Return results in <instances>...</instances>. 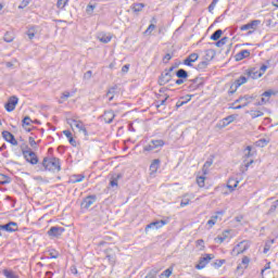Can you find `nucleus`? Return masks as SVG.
Returning <instances> with one entry per match:
<instances>
[{"label": "nucleus", "mask_w": 278, "mask_h": 278, "mask_svg": "<svg viewBox=\"0 0 278 278\" xmlns=\"http://www.w3.org/2000/svg\"><path fill=\"white\" fill-rule=\"evenodd\" d=\"M39 170H52V172L58 170V173H60V170H62V163L58 157H52V159L45 157Z\"/></svg>", "instance_id": "f257e3e1"}, {"label": "nucleus", "mask_w": 278, "mask_h": 278, "mask_svg": "<svg viewBox=\"0 0 278 278\" xmlns=\"http://www.w3.org/2000/svg\"><path fill=\"white\" fill-rule=\"evenodd\" d=\"M22 155L24 156V159L26 160V162H28V164H31V166H36V164H38L39 159L38 155L36 154V152L29 150H25L22 149Z\"/></svg>", "instance_id": "f03ea898"}, {"label": "nucleus", "mask_w": 278, "mask_h": 278, "mask_svg": "<svg viewBox=\"0 0 278 278\" xmlns=\"http://www.w3.org/2000/svg\"><path fill=\"white\" fill-rule=\"evenodd\" d=\"M166 142L162 139H152L149 144L143 147V153L155 151V149H162Z\"/></svg>", "instance_id": "7ed1b4c3"}, {"label": "nucleus", "mask_w": 278, "mask_h": 278, "mask_svg": "<svg viewBox=\"0 0 278 278\" xmlns=\"http://www.w3.org/2000/svg\"><path fill=\"white\" fill-rule=\"evenodd\" d=\"M16 105H18V98L16 96H12L4 104V109L7 112H14V110H16Z\"/></svg>", "instance_id": "20e7f679"}, {"label": "nucleus", "mask_w": 278, "mask_h": 278, "mask_svg": "<svg viewBox=\"0 0 278 278\" xmlns=\"http://www.w3.org/2000/svg\"><path fill=\"white\" fill-rule=\"evenodd\" d=\"M94 203H97V197L94 194L87 195L80 203V207L83 210H89L91 205H94Z\"/></svg>", "instance_id": "39448f33"}, {"label": "nucleus", "mask_w": 278, "mask_h": 278, "mask_svg": "<svg viewBox=\"0 0 278 278\" xmlns=\"http://www.w3.org/2000/svg\"><path fill=\"white\" fill-rule=\"evenodd\" d=\"M191 83L188 88L190 92H194V90H199V88H203V78L201 77H195L193 79H189Z\"/></svg>", "instance_id": "423d86ee"}, {"label": "nucleus", "mask_w": 278, "mask_h": 278, "mask_svg": "<svg viewBox=\"0 0 278 278\" xmlns=\"http://www.w3.org/2000/svg\"><path fill=\"white\" fill-rule=\"evenodd\" d=\"M64 231H66V229L64 227L52 226L48 230V236H50V238H60V236H62V233H64Z\"/></svg>", "instance_id": "0eeeda50"}, {"label": "nucleus", "mask_w": 278, "mask_h": 278, "mask_svg": "<svg viewBox=\"0 0 278 278\" xmlns=\"http://www.w3.org/2000/svg\"><path fill=\"white\" fill-rule=\"evenodd\" d=\"M2 138L5 140V142H9V144H12L13 147H18V141L16 140V137L8 130L2 131Z\"/></svg>", "instance_id": "6e6552de"}, {"label": "nucleus", "mask_w": 278, "mask_h": 278, "mask_svg": "<svg viewBox=\"0 0 278 278\" xmlns=\"http://www.w3.org/2000/svg\"><path fill=\"white\" fill-rule=\"evenodd\" d=\"M164 225H168V220L161 219V220L152 222L146 226V233L149 231V229H162Z\"/></svg>", "instance_id": "1a4fd4ad"}, {"label": "nucleus", "mask_w": 278, "mask_h": 278, "mask_svg": "<svg viewBox=\"0 0 278 278\" xmlns=\"http://www.w3.org/2000/svg\"><path fill=\"white\" fill-rule=\"evenodd\" d=\"M258 25H262V21L253 20L250 23L242 25L240 27V30L241 31H249V29H253V31H254V29H257Z\"/></svg>", "instance_id": "9d476101"}, {"label": "nucleus", "mask_w": 278, "mask_h": 278, "mask_svg": "<svg viewBox=\"0 0 278 278\" xmlns=\"http://www.w3.org/2000/svg\"><path fill=\"white\" fill-rule=\"evenodd\" d=\"M68 125H75V127L79 130L83 131L85 136H88V130L86 129V126H84V123L81 121L77 122L76 119L70 118L67 119Z\"/></svg>", "instance_id": "9b49d317"}, {"label": "nucleus", "mask_w": 278, "mask_h": 278, "mask_svg": "<svg viewBox=\"0 0 278 278\" xmlns=\"http://www.w3.org/2000/svg\"><path fill=\"white\" fill-rule=\"evenodd\" d=\"M2 231L14 233V231H18V224L15 222H9L8 224L2 225Z\"/></svg>", "instance_id": "f8f14e48"}, {"label": "nucleus", "mask_w": 278, "mask_h": 278, "mask_svg": "<svg viewBox=\"0 0 278 278\" xmlns=\"http://www.w3.org/2000/svg\"><path fill=\"white\" fill-rule=\"evenodd\" d=\"M170 79H173V75L168 72H163L159 78V85L166 86Z\"/></svg>", "instance_id": "ddd939ff"}, {"label": "nucleus", "mask_w": 278, "mask_h": 278, "mask_svg": "<svg viewBox=\"0 0 278 278\" xmlns=\"http://www.w3.org/2000/svg\"><path fill=\"white\" fill-rule=\"evenodd\" d=\"M115 117L116 114H114V111H105L102 115L104 123H106L108 125L112 124Z\"/></svg>", "instance_id": "4468645a"}, {"label": "nucleus", "mask_w": 278, "mask_h": 278, "mask_svg": "<svg viewBox=\"0 0 278 278\" xmlns=\"http://www.w3.org/2000/svg\"><path fill=\"white\" fill-rule=\"evenodd\" d=\"M197 60H199V53L193 52L184 60V64L185 66H192V63L197 62Z\"/></svg>", "instance_id": "2eb2a0df"}, {"label": "nucleus", "mask_w": 278, "mask_h": 278, "mask_svg": "<svg viewBox=\"0 0 278 278\" xmlns=\"http://www.w3.org/2000/svg\"><path fill=\"white\" fill-rule=\"evenodd\" d=\"M235 121H236V116L229 115L219 122V127L222 128L227 127L228 125H231V123H233Z\"/></svg>", "instance_id": "dca6fc26"}, {"label": "nucleus", "mask_w": 278, "mask_h": 278, "mask_svg": "<svg viewBox=\"0 0 278 278\" xmlns=\"http://www.w3.org/2000/svg\"><path fill=\"white\" fill-rule=\"evenodd\" d=\"M251 55V52L249 50H241L235 55L236 62H241V60H245V58H249Z\"/></svg>", "instance_id": "f3484780"}, {"label": "nucleus", "mask_w": 278, "mask_h": 278, "mask_svg": "<svg viewBox=\"0 0 278 278\" xmlns=\"http://www.w3.org/2000/svg\"><path fill=\"white\" fill-rule=\"evenodd\" d=\"M118 94V85H115L113 87H110L106 97H109V101H114V96Z\"/></svg>", "instance_id": "a211bd4d"}, {"label": "nucleus", "mask_w": 278, "mask_h": 278, "mask_svg": "<svg viewBox=\"0 0 278 278\" xmlns=\"http://www.w3.org/2000/svg\"><path fill=\"white\" fill-rule=\"evenodd\" d=\"M229 238V230H224L220 236H217L214 240L217 244H223Z\"/></svg>", "instance_id": "6ab92c4d"}, {"label": "nucleus", "mask_w": 278, "mask_h": 278, "mask_svg": "<svg viewBox=\"0 0 278 278\" xmlns=\"http://www.w3.org/2000/svg\"><path fill=\"white\" fill-rule=\"evenodd\" d=\"M86 179V176L84 174H78V175H72L70 178L71 184H81Z\"/></svg>", "instance_id": "aec40b11"}, {"label": "nucleus", "mask_w": 278, "mask_h": 278, "mask_svg": "<svg viewBox=\"0 0 278 278\" xmlns=\"http://www.w3.org/2000/svg\"><path fill=\"white\" fill-rule=\"evenodd\" d=\"M247 75L248 77H251V79H260V77H262L264 73H260L255 71V68H253V70H248Z\"/></svg>", "instance_id": "412c9836"}, {"label": "nucleus", "mask_w": 278, "mask_h": 278, "mask_svg": "<svg viewBox=\"0 0 278 278\" xmlns=\"http://www.w3.org/2000/svg\"><path fill=\"white\" fill-rule=\"evenodd\" d=\"M249 81V78L247 76H240L238 79L235 80L233 86L235 90H238L240 86L247 84Z\"/></svg>", "instance_id": "4be33fe9"}, {"label": "nucleus", "mask_w": 278, "mask_h": 278, "mask_svg": "<svg viewBox=\"0 0 278 278\" xmlns=\"http://www.w3.org/2000/svg\"><path fill=\"white\" fill-rule=\"evenodd\" d=\"M160 164H162V161L160 159H155L152 161V163L150 164V172L153 173H157V169L160 168Z\"/></svg>", "instance_id": "5701e85b"}, {"label": "nucleus", "mask_w": 278, "mask_h": 278, "mask_svg": "<svg viewBox=\"0 0 278 278\" xmlns=\"http://www.w3.org/2000/svg\"><path fill=\"white\" fill-rule=\"evenodd\" d=\"M22 126L25 128L26 131H31V128H27V127H31V117L29 116H25L22 119Z\"/></svg>", "instance_id": "b1692460"}, {"label": "nucleus", "mask_w": 278, "mask_h": 278, "mask_svg": "<svg viewBox=\"0 0 278 278\" xmlns=\"http://www.w3.org/2000/svg\"><path fill=\"white\" fill-rule=\"evenodd\" d=\"M239 184H240V181H238L233 178H230L228 180L227 188L230 190V192H233V190H236L238 188Z\"/></svg>", "instance_id": "393cba45"}, {"label": "nucleus", "mask_w": 278, "mask_h": 278, "mask_svg": "<svg viewBox=\"0 0 278 278\" xmlns=\"http://www.w3.org/2000/svg\"><path fill=\"white\" fill-rule=\"evenodd\" d=\"M247 249H249V247L244 245V241H241L232 251H237V255H240V253H244Z\"/></svg>", "instance_id": "a878e982"}, {"label": "nucleus", "mask_w": 278, "mask_h": 278, "mask_svg": "<svg viewBox=\"0 0 278 278\" xmlns=\"http://www.w3.org/2000/svg\"><path fill=\"white\" fill-rule=\"evenodd\" d=\"M176 77H178V79H188V71H186L184 68L177 70Z\"/></svg>", "instance_id": "bb28decb"}, {"label": "nucleus", "mask_w": 278, "mask_h": 278, "mask_svg": "<svg viewBox=\"0 0 278 278\" xmlns=\"http://www.w3.org/2000/svg\"><path fill=\"white\" fill-rule=\"evenodd\" d=\"M98 40H100V42H103V45H108V42L112 41V36H108L105 34H99Z\"/></svg>", "instance_id": "cd10ccee"}, {"label": "nucleus", "mask_w": 278, "mask_h": 278, "mask_svg": "<svg viewBox=\"0 0 278 278\" xmlns=\"http://www.w3.org/2000/svg\"><path fill=\"white\" fill-rule=\"evenodd\" d=\"M223 36V29H217L211 35V40H214L215 42L220 40V37Z\"/></svg>", "instance_id": "c85d7f7f"}, {"label": "nucleus", "mask_w": 278, "mask_h": 278, "mask_svg": "<svg viewBox=\"0 0 278 278\" xmlns=\"http://www.w3.org/2000/svg\"><path fill=\"white\" fill-rule=\"evenodd\" d=\"M36 33H37V27L36 26H31L26 31V35L28 36L29 40H34V38L36 37Z\"/></svg>", "instance_id": "c756f323"}, {"label": "nucleus", "mask_w": 278, "mask_h": 278, "mask_svg": "<svg viewBox=\"0 0 278 278\" xmlns=\"http://www.w3.org/2000/svg\"><path fill=\"white\" fill-rule=\"evenodd\" d=\"M12 179L3 174H0V186H5L8 184H11Z\"/></svg>", "instance_id": "7c9ffc66"}, {"label": "nucleus", "mask_w": 278, "mask_h": 278, "mask_svg": "<svg viewBox=\"0 0 278 278\" xmlns=\"http://www.w3.org/2000/svg\"><path fill=\"white\" fill-rule=\"evenodd\" d=\"M207 66H210V61H201L197 65V71H205V68H207Z\"/></svg>", "instance_id": "2f4dec72"}, {"label": "nucleus", "mask_w": 278, "mask_h": 278, "mask_svg": "<svg viewBox=\"0 0 278 278\" xmlns=\"http://www.w3.org/2000/svg\"><path fill=\"white\" fill-rule=\"evenodd\" d=\"M228 40H229V37H223L222 39L215 42V47H218V48L225 47Z\"/></svg>", "instance_id": "473e14b6"}, {"label": "nucleus", "mask_w": 278, "mask_h": 278, "mask_svg": "<svg viewBox=\"0 0 278 278\" xmlns=\"http://www.w3.org/2000/svg\"><path fill=\"white\" fill-rule=\"evenodd\" d=\"M251 151H253V147H251V146H248L244 149V159L245 160H249V157H253V153H251Z\"/></svg>", "instance_id": "72a5a7b5"}, {"label": "nucleus", "mask_w": 278, "mask_h": 278, "mask_svg": "<svg viewBox=\"0 0 278 278\" xmlns=\"http://www.w3.org/2000/svg\"><path fill=\"white\" fill-rule=\"evenodd\" d=\"M195 247L199 249V251H204L205 250V241L203 239L197 240Z\"/></svg>", "instance_id": "f704fd0d"}, {"label": "nucleus", "mask_w": 278, "mask_h": 278, "mask_svg": "<svg viewBox=\"0 0 278 278\" xmlns=\"http://www.w3.org/2000/svg\"><path fill=\"white\" fill-rule=\"evenodd\" d=\"M273 94H275V91L273 90H267V91H264L261 97L262 99H268V101H270V98L273 97Z\"/></svg>", "instance_id": "c9c22d12"}, {"label": "nucleus", "mask_w": 278, "mask_h": 278, "mask_svg": "<svg viewBox=\"0 0 278 278\" xmlns=\"http://www.w3.org/2000/svg\"><path fill=\"white\" fill-rule=\"evenodd\" d=\"M2 274L7 277V278H18L14 275V271H12V269H3Z\"/></svg>", "instance_id": "e433bc0d"}, {"label": "nucleus", "mask_w": 278, "mask_h": 278, "mask_svg": "<svg viewBox=\"0 0 278 278\" xmlns=\"http://www.w3.org/2000/svg\"><path fill=\"white\" fill-rule=\"evenodd\" d=\"M251 118H260V116H264V112L262 111H250Z\"/></svg>", "instance_id": "4c0bfd02"}, {"label": "nucleus", "mask_w": 278, "mask_h": 278, "mask_svg": "<svg viewBox=\"0 0 278 278\" xmlns=\"http://www.w3.org/2000/svg\"><path fill=\"white\" fill-rule=\"evenodd\" d=\"M186 205H190V198H188V194H185L180 202V207H186Z\"/></svg>", "instance_id": "58836bf2"}, {"label": "nucleus", "mask_w": 278, "mask_h": 278, "mask_svg": "<svg viewBox=\"0 0 278 278\" xmlns=\"http://www.w3.org/2000/svg\"><path fill=\"white\" fill-rule=\"evenodd\" d=\"M106 260L111 264V266H114L116 264V254H108Z\"/></svg>", "instance_id": "ea45409f"}, {"label": "nucleus", "mask_w": 278, "mask_h": 278, "mask_svg": "<svg viewBox=\"0 0 278 278\" xmlns=\"http://www.w3.org/2000/svg\"><path fill=\"white\" fill-rule=\"evenodd\" d=\"M67 4H68V0H58L56 2V7L60 10H64V8H66Z\"/></svg>", "instance_id": "a19ab883"}, {"label": "nucleus", "mask_w": 278, "mask_h": 278, "mask_svg": "<svg viewBox=\"0 0 278 278\" xmlns=\"http://www.w3.org/2000/svg\"><path fill=\"white\" fill-rule=\"evenodd\" d=\"M254 99H257V94H255V93H253L251 96H249V94L243 96V101H245V103H249V101L251 103V101H254Z\"/></svg>", "instance_id": "79ce46f5"}, {"label": "nucleus", "mask_w": 278, "mask_h": 278, "mask_svg": "<svg viewBox=\"0 0 278 278\" xmlns=\"http://www.w3.org/2000/svg\"><path fill=\"white\" fill-rule=\"evenodd\" d=\"M197 184L199 188H204L205 187V176H199L197 178Z\"/></svg>", "instance_id": "37998d69"}, {"label": "nucleus", "mask_w": 278, "mask_h": 278, "mask_svg": "<svg viewBox=\"0 0 278 278\" xmlns=\"http://www.w3.org/2000/svg\"><path fill=\"white\" fill-rule=\"evenodd\" d=\"M166 101H168V96H166V98L163 99V100L156 101V102H155V108H156L157 110H160V108H162V105H166Z\"/></svg>", "instance_id": "c03bdc74"}, {"label": "nucleus", "mask_w": 278, "mask_h": 278, "mask_svg": "<svg viewBox=\"0 0 278 278\" xmlns=\"http://www.w3.org/2000/svg\"><path fill=\"white\" fill-rule=\"evenodd\" d=\"M4 42H13L14 36H12V33H5L3 37Z\"/></svg>", "instance_id": "a18cd8bd"}, {"label": "nucleus", "mask_w": 278, "mask_h": 278, "mask_svg": "<svg viewBox=\"0 0 278 278\" xmlns=\"http://www.w3.org/2000/svg\"><path fill=\"white\" fill-rule=\"evenodd\" d=\"M202 262L210 264L212 260H214V256L212 254H205V256L200 257Z\"/></svg>", "instance_id": "49530a36"}, {"label": "nucleus", "mask_w": 278, "mask_h": 278, "mask_svg": "<svg viewBox=\"0 0 278 278\" xmlns=\"http://www.w3.org/2000/svg\"><path fill=\"white\" fill-rule=\"evenodd\" d=\"M268 140H266V139H258L256 142H255V144L257 146V147H261V148H264V147H266L267 144H268Z\"/></svg>", "instance_id": "de8ad7c7"}, {"label": "nucleus", "mask_w": 278, "mask_h": 278, "mask_svg": "<svg viewBox=\"0 0 278 278\" xmlns=\"http://www.w3.org/2000/svg\"><path fill=\"white\" fill-rule=\"evenodd\" d=\"M170 275H173V267H169V268L165 269V270L160 275V277H166V278H168V277H170Z\"/></svg>", "instance_id": "09e8293b"}, {"label": "nucleus", "mask_w": 278, "mask_h": 278, "mask_svg": "<svg viewBox=\"0 0 278 278\" xmlns=\"http://www.w3.org/2000/svg\"><path fill=\"white\" fill-rule=\"evenodd\" d=\"M97 8V4H91V3H89L88 5H87V9H86V12H87V14H89L90 16H92V12H94V9Z\"/></svg>", "instance_id": "8fccbe9b"}, {"label": "nucleus", "mask_w": 278, "mask_h": 278, "mask_svg": "<svg viewBox=\"0 0 278 278\" xmlns=\"http://www.w3.org/2000/svg\"><path fill=\"white\" fill-rule=\"evenodd\" d=\"M277 207H278V200H276V201L271 204V206H270L269 210H268V214H273V213L277 212Z\"/></svg>", "instance_id": "3c124183"}, {"label": "nucleus", "mask_w": 278, "mask_h": 278, "mask_svg": "<svg viewBox=\"0 0 278 278\" xmlns=\"http://www.w3.org/2000/svg\"><path fill=\"white\" fill-rule=\"evenodd\" d=\"M49 255L51 260H58L60 257V253L56 250H50Z\"/></svg>", "instance_id": "603ef678"}, {"label": "nucleus", "mask_w": 278, "mask_h": 278, "mask_svg": "<svg viewBox=\"0 0 278 278\" xmlns=\"http://www.w3.org/2000/svg\"><path fill=\"white\" fill-rule=\"evenodd\" d=\"M205 266H207V263L204 262V261H202V260L200 258V260H199V264L195 266V268H197L198 270H203V268H204Z\"/></svg>", "instance_id": "864d4df0"}, {"label": "nucleus", "mask_w": 278, "mask_h": 278, "mask_svg": "<svg viewBox=\"0 0 278 278\" xmlns=\"http://www.w3.org/2000/svg\"><path fill=\"white\" fill-rule=\"evenodd\" d=\"M155 24H150L149 26H148V28L144 30V35H149L150 36V34L153 31V30H155Z\"/></svg>", "instance_id": "5fc2aeb1"}, {"label": "nucleus", "mask_w": 278, "mask_h": 278, "mask_svg": "<svg viewBox=\"0 0 278 278\" xmlns=\"http://www.w3.org/2000/svg\"><path fill=\"white\" fill-rule=\"evenodd\" d=\"M28 142L33 149H36L38 147V142H36V139L34 137H29Z\"/></svg>", "instance_id": "6e6d98bb"}, {"label": "nucleus", "mask_w": 278, "mask_h": 278, "mask_svg": "<svg viewBox=\"0 0 278 278\" xmlns=\"http://www.w3.org/2000/svg\"><path fill=\"white\" fill-rule=\"evenodd\" d=\"M216 220H218V215L212 216L211 219L207 222V225L212 227L213 225H216Z\"/></svg>", "instance_id": "4d7b16f0"}, {"label": "nucleus", "mask_w": 278, "mask_h": 278, "mask_svg": "<svg viewBox=\"0 0 278 278\" xmlns=\"http://www.w3.org/2000/svg\"><path fill=\"white\" fill-rule=\"evenodd\" d=\"M170 60H173V54H170V53H166V54L163 56V62H164V64H168V62H170Z\"/></svg>", "instance_id": "13d9d810"}, {"label": "nucleus", "mask_w": 278, "mask_h": 278, "mask_svg": "<svg viewBox=\"0 0 278 278\" xmlns=\"http://www.w3.org/2000/svg\"><path fill=\"white\" fill-rule=\"evenodd\" d=\"M216 3H218V0H213L211 4L208 5V12L212 14L214 12V8H216Z\"/></svg>", "instance_id": "bf43d9fd"}, {"label": "nucleus", "mask_w": 278, "mask_h": 278, "mask_svg": "<svg viewBox=\"0 0 278 278\" xmlns=\"http://www.w3.org/2000/svg\"><path fill=\"white\" fill-rule=\"evenodd\" d=\"M190 99H192V96H189V99L187 101H178L176 103V109L179 110V108H181L182 105H186V103H188V101H190Z\"/></svg>", "instance_id": "052dcab7"}, {"label": "nucleus", "mask_w": 278, "mask_h": 278, "mask_svg": "<svg viewBox=\"0 0 278 278\" xmlns=\"http://www.w3.org/2000/svg\"><path fill=\"white\" fill-rule=\"evenodd\" d=\"M142 8H144V4H143V3H137V4H135V7H134V11H135V12H142Z\"/></svg>", "instance_id": "680f3d73"}, {"label": "nucleus", "mask_w": 278, "mask_h": 278, "mask_svg": "<svg viewBox=\"0 0 278 278\" xmlns=\"http://www.w3.org/2000/svg\"><path fill=\"white\" fill-rule=\"evenodd\" d=\"M251 262V258H249V256H243L241 263L243 264L244 268H247L249 266Z\"/></svg>", "instance_id": "e2e57ef3"}, {"label": "nucleus", "mask_w": 278, "mask_h": 278, "mask_svg": "<svg viewBox=\"0 0 278 278\" xmlns=\"http://www.w3.org/2000/svg\"><path fill=\"white\" fill-rule=\"evenodd\" d=\"M157 277V270L152 269L144 278H155Z\"/></svg>", "instance_id": "0e129e2a"}, {"label": "nucleus", "mask_w": 278, "mask_h": 278, "mask_svg": "<svg viewBox=\"0 0 278 278\" xmlns=\"http://www.w3.org/2000/svg\"><path fill=\"white\" fill-rule=\"evenodd\" d=\"M225 260H216L214 263L215 268H220V266H223V264H225Z\"/></svg>", "instance_id": "69168bd1"}, {"label": "nucleus", "mask_w": 278, "mask_h": 278, "mask_svg": "<svg viewBox=\"0 0 278 278\" xmlns=\"http://www.w3.org/2000/svg\"><path fill=\"white\" fill-rule=\"evenodd\" d=\"M214 164L213 160H207L204 165H203V170H205V168H210V166H212Z\"/></svg>", "instance_id": "338daca9"}, {"label": "nucleus", "mask_w": 278, "mask_h": 278, "mask_svg": "<svg viewBox=\"0 0 278 278\" xmlns=\"http://www.w3.org/2000/svg\"><path fill=\"white\" fill-rule=\"evenodd\" d=\"M266 103H268V99L262 98L261 101L255 103V105H266Z\"/></svg>", "instance_id": "774afa93"}]
</instances>
